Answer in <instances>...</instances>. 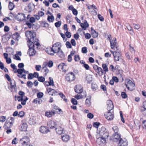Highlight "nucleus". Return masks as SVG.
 <instances>
[{
	"mask_svg": "<svg viewBox=\"0 0 146 146\" xmlns=\"http://www.w3.org/2000/svg\"><path fill=\"white\" fill-rule=\"evenodd\" d=\"M25 35L28 40L27 41L28 45L29 48L28 53L30 56H34L36 53L35 50V46L36 48L40 45L38 40L36 38L35 33H32L31 31H27L25 33Z\"/></svg>",
	"mask_w": 146,
	"mask_h": 146,
	"instance_id": "obj_1",
	"label": "nucleus"
},
{
	"mask_svg": "<svg viewBox=\"0 0 146 146\" xmlns=\"http://www.w3.org/2000/svg\"><path fill=\"white\" fill-rule=\"evenodd\" d=\"M75 78V75L72 72H70L67 74L66 76V79L68 82L73 81Z\"/></svg>",
	"mask_w": 146,
	"mask_h": 146,
	"instance_id": "obj_2",
	"label": "nucleus"
},
{
	"mask_svg": "<svg viewBox=\"0 0 146 146\" xmlns=\"http://www.w3.org/2000/svg\"><path fill=\"white\" fill-rule=\"evenodd\" d=\"M60 46L61 44L60 42H58L54 44L51 48L55 53L61 49Z\"/></svg>",
	"mask_w": 146,
	"mask_h": 146,
	"instance_id": "obj_3",
	"label": "nucleus"
},
{
	"mask_svg": "<svg viewBox=\"0 0 146 146\" xmlns=\"http://www.w3.org/2000/svg\"><path fill=\"white\" fill-rule=\"evenodd\" d=\"M112 112V111H108V112L105 114V117L108 120H111L113 119L114 115Z\"/></svg>",
	"mask_w": 146,
	"mask_h": 146,
	"instance_id": "obj_4",
	"label": "nucleus"
},
{
	"mask_svg": "<svg viewBox=\"0 0 146 146\" xmlns=\"http://www.w3.org/2000/svg\"><path fill=\"white\" fill-rule=\"evenodd\" d=\"M107 109L109 111H113L112 110L113 108V106L112 101L110 100L107 101Z\"/></svg>",
	"mask_w": 146,
	"mask_h": 146,
	"instance_id": "obj_5",
	"label": "nucleus"
},
{
	"mask_svg": "<svg viewBox=\"0 0 146 146\" xmlns=\"http://www.w3.org/2000/svg\"><path fill=\"white\" fill-rule=\"evenodd\" d=\"M121 54L120 51L117 50L115 51V54H114V57L115 61H119L120 59L121 58Z\"/></svg>",
	"mask_w": 146,
	"mask_h": 146,
	"instance_id": "obj_6",
	"label": "nucleus"
},
{
	"mask_svg": "<svg viewBox=\"0 0 146 146\" xmlns=\"http://www.w3.org/2000/svg\"><path fill=\"white\" fill-rule=\"evenodd\" d=\"M56 125V123L53 121H50L47 123V125L48 127L50 129L55 128Z\"/></svg>",
	"mask_w": 146,
	"mask_h": 146,
	"instance_id": "obj_7",
	"label": "nucleus"
},
{
	"mask_svg": "<svg viewBox=\"0 0 146 146\" xmlns=\"http://www.w3.org/2000/svg\"><path fill=\"white\" fill-rule=\"evenodd\" d=\"M25 17V15L23 13H18L15 16L16 19L19 21H23Z\"/></svg>",
	"mask_w": 146,
	"mask_h": 146,
	"instance_id": "obj_8",
	"label": "nucleus"
},
{
	"mask_svg": "<svg viewBox=\"0 0 146 146\" xmlns=\"http://www.w3.org/2000/svg\"><path fill=\"white\" fill-rule=\"evenodd\" d=\"M29 141V138L27 136H25L20 140V141L23 145H27V143Z\"/></svg>",
	"mask_w": 146,
	"mask_h": 146,
	"instance_id": "obj_9",
	"label": "nucleus"
},
{
	"mask_svg": "<svg viewBox=\"0 0 146 146\" xmlns=\"http://www.w3.org/2000/svg\"><path fill=\"white\" fill-rule=\"evenodd\" d=\"M75 91L76 93H81L83 91L82 87L79 85H76L75 87Z\"/></svg>",
	"mask_w": 146,
	"mask_h": 146,
	"instance_id": "obj_10",
	"label": "nucleus"
},
{
	"mask_svg": "<svg viewBox=\"0 0 146 146\" xmlns=\"http://www.w3.org/2000/svg\"><path fill=\"white\" fill-rule=\"evenodd\" d=\"M118 143V146H127V142L125 139H120Z\"/></svg>",
	"mask_w": 146,
	"mask_h": 146,
	"instance_id": "obj_11",
	"label": "nucleus"
},
{
	"mask_svg": "<svg viewBox=\"0 0 146 146\" xmlns=\"http://www.w3.org/2000/svg\"><path fill=\"white\" fill-rule=\"evenodd\" d=\"M106 140L104 138L100 137L97 139L96 142L99 145H102L105 143Z\"/></svg>",
	"mask_w": 146,
	"mask_h": 146,
	"instance_id": "obj_12",
	"label": "nucleus"
},
{
	"mask_svg": "<svg viewBox=\"0 0 146 146\" xmlns=\"http://www.w3.org/2000/svg\"><path fill=\"white\" fill-rule=\"evenodd\" d=\"M39 131L43 133H47L50 131L45 126H41L39 129Z\"/></svg>",
	"mask_w": 146,
	"mask_h": 146,
	"instance_id": "obj_13",
	"label": "nucleus"
},
{
	"mask_svg": "<svg viewBox=\"0 0 146 146\" xmlns=\"http://www.w3.org/2000/svg\"><path fill=\"white\" fill-rule=\"evenodd\" d=\"M126 87L128 90H131L130 89V87H135V84L133 83V82L130 80H129L127 82V84H125Z\"/></svg>",
	"mask_w": 146,
	"mask_h": 146,
	"instance_id": "obj_14",
	"label": "nucleus"
},
{
	"mask_svg": "<svg viewBox=\"0 0 146 146\" xmlns=\"http://www.w3.org/2000/svg\"><path fill=\"white\" fill-rule=\"evenodd\" d=\"M111 47L112 49H114L115 47L116 49H117V47L116 45V39L115 38L114 39L113 41L112 40L110 41Z\"/></svg>",
	"mask_w": 146,
	"mask_h": 146,
	"instance_id": "obj_15",
	"label": "nucleus"
},
{
	"mask_svg": "<svg viewBox=\"0 0 146 146\" xmlns=\"http://www.w3.org/2000/svg\"><path fill=\"white\" fill-rule=\"evenodd\" d=\"M55 130L57 133L59 134H61L65 132L64 129L60 126L55 128Z\"/></svg>",
	"mask_w": 146,
	"mask_h": 146,
	"instance_id": "obj_16",
	"label": "nucleus"
},
{
	"mask_svg": "<svg viewBox=\"0 0 146 146\" xmlns=\"http://www.w3.org/2000/svg\"><path fill=\"white\" fill-rule=\"evenodd\" d=\"M114 138L113 140L115 142H117L118 141L121 139L122 138H121V136L120 135L118 134V133H117V134H113Z\"/></svg>",
	"mask_w": 146,
	"mask_h": 146,
	"instance_id": "obj_17",
	"label": "nucleus"
},
{
	"mask_svg": "<svg viewBox=\"0 0 146 146\" xmlns=\"http://www.w3.org/2000/svg\"><path fill=\"white\" fill-rule=\"evenodd\" d=\"M55 111H48L45 113V115L46 116L50 117L54 115L55 114Z\"/></svg>",
	"mask_w": 146,
	"mask_h": 146,
	"instance_id": "obj_18",
	"label": "nucleus"
},
{
	"mask_svg": "<svg viewBox=\"0 0 146 146\" xmlns=\"http://www.w3.org/2000/svg\"><path fill=\"white\" fill-rule=\"evenodd\" d=\"M62 141L64 142H67L70 139V136L66 134L64 135L61 136Z\"/></svg>",
	"mask_w": 146,
	"mask_h": 146,
	"instance_id": "obj_19",
	"label": "nucleus"
},
{
	"mask_svg": "<svg viewBox=\"0 0 146 146\" xmlns=\"http://www.w3.org/2000/svg\"><path fill=\"white\" fill-rule=\"evenodd\" d=\"M80 26L84 30H85L86 29V28L89 27V24L87 21H85L84 23H81L80 24Z\"/></svg>",
	"mask_w": 146,
	"mask_h": 146,
	"instance_id": "obj_20",
	"label": "nucleus"
},
{
	"mask_svg": "<svg viewBox=\"0 0 146 146\" xmlns=\"http://www.w3.org/2000/svg\"><path fill=\"white\" fill-rule=\"evenodd\" d=\"M27 128V124L25 123H23L21 125L20 130L22 131H26Z\"/></svg>",
	"mask_w": 146,
	"mask_h": 146,
	"instance_id": "obj_21",
	"label": "nucleus"
},
{
	"mask_svg": "<svg viewBox=\"0 0 146 146\" xmlns=\"http://www.w3.org/2000/svg\"><path fill=\"white\" fill-rule=\"evenodd\" d=\"M12 125L9 123H8V121H6L5 124L4 125L3 127L5 129H8L10 128Z\"/></svg>",
	"mask_w": 146,
	"mask_h": 146,
	"instance_id": "obj_22",
	"label": "nucleus"
},
{
	"mask_svg": "<svg viewBox=\"0 0 146 146\" xmlns=\"http://www.w3.org/2000/svg\"><path fill=\"white\" fill-rule=\"evenodd\" d=\"M92 35L94 38H96L98 36V33L97 32H96L92 27L91 28Z\"/></svg>",
	"mask_w": 146,
	"mask_h": 146,
	"instance_id": "obj_23",
	"label": "nucleus"
},
{
	"mask_svg": "<svg viewBox=\"0 0 146 146\" xmlns=\"http://www.w3.org/2000/svg\"><path fill=\"white\" fill-rule=\"evenodd\" d=\"M13 38L17 41H18L20 38V36L18 33H15L14 34L13 36Z\"/></svg>",
	"mask_w": 146,
	"mask_h": 146,
	"instance_id": "obj_24",
	"label": "nucleus"
},
{
	"mask_svg": "<svg viewBox=\"0 0 146 146\" xmlns=\"http://www.w3.org/2000/svg\"><path fill=\"white\" fill-rule=\"evenodd\" d=\"M46 52L47 53L51 55H53L54 54L52 48L51 47L48 48H47L46 50Z\"/></svg>",
	"mask_w": 146,
	"mask_h": 146,
	"instance_id": "obj_25",
	"label": "nucleus"
},
{
	"mask_svg": "<svg viewBox=\"0 0 146 146\" xmlns=\"http://www.w3.org/2000/svg\"><path fill=\"white\" fill-rule=\"evenodd\" d=\"M56 53H57V54L61 58H63L64 57V54L61 49Z\"/></svg>",
	"mask_w": 146,
	"mask_h": 146,
	"instance_id": "obj_26",
	"label": "nucleus"
},
{
	"mask_svg": "<svg viewBox=\"0 0 146 146\" xmlns=\"http://www.w3.org/2000/svg\"><path fill=\"white\" fill-rule=\"evenodd\" d=\"M42 101V100L40 99L39 98H37L34 100L33 102L35 104H40L41 103Z\"/></svg>",
	"mask_w": 146,
	"mask_h": 146,
	"instance_id": "obj_27",
	"label": "nucleus"
},
{
	"mask_svg": "<svg viewBox=\"0 0 146 146\" xmlns=\"http://www.w3.org/2000/svg\"><path fill=\"white\" fill-rule=\"evenodd\" d=\"M52 107L54 109L56 110H58V111L57 112L58 114H60L61 112L62 113V110L61 109H60L58 106L55 105H53Z\"/></svg>",
	"mask_w": 146,
	"mask_h": 146,
	"instance_id": "obj_28",
	"label": "nucleus"
},
{
	"mask_svg": "<svg viewBox=\"0 0 146 146\" xmlns=\"http://www.w3.org/2000/svg\"><path fill=\"white\" fill-rule=\"evenodd\" d=\"M47 91L48 93H50V92L52 93V95L53 96V94H55L57 93V92L54 90L50 88H48L47 89Z\"/></svg>",
	"mask_w": 146,
	"mask_h": 146,
	"instance_id": "obj_29",
	"label": "nucleus"
},
{
	"mask_svg": "<svg viewBox=\"0 0 146 146\" xmlns=\"http://www.w3.org/2000/svg\"><path fill=\"white\" fill-rule=\"evenodd\" d=\"M6 121H8V123H9L13 125L14 122V118L13 117H11L10 118H8Z\"/></svg>",
	"mask_w": 146,
	"mask_h": 146,
	"instance_id": "obj_30",
	"label": "nucleus"
},
{
	"mask_svg": "<svg viewBox=\"0 0 146 146\" xmlns=\"http://www.w3.org/2000/svg\"><path fill=\"white\" fill-rule=\"evenodd\" d=\"M15 5L12 2H10L9 3L8 8L10 10H12L14 8Z\"/></svg>",
	"mask_w": 146,
	"mask_h": 146,
	"instance_id": "obj_31",
	"label": "nucleus"
},
{
	"mask_svg": "<svg viewBox=\"0 0 146 146\" xmlns=\"http://www.w3.org/2000/svg\"><path fill=\"white\" fill-rule=\"evenodd\" d=\"M54 17L53 16H50L48 15L47 17V20L49 22H52L54 20Z\"/></svg>",
	"mask_w": 146,
	"mask_h": 146,
	"instance_id": "obj_32",
	"label": "nucleus"
},
{
	"mask_svg": "<svg viewBox=\"0 0 146 146\" xmlns=\"http://www.w3.org/2000/svg\"><path fill=\"white\" fill-rule=\"evenodd\" d=\"M107 131V130H106L105 127H102L99 131V133L100 135H103V133L105 131Z\"/></svg>",
	"mask_w": 146,
	"mask_h": 146,
	"instance_id": "obj_33",
	"label": "nucleus"
},
{
	"mask_svg": "<svg viewBox=\"0 0 146 146\" xmlns=\"http://www.w3.org/2000/svg\"><path fill=\"white\" fill-rule=\"evenodd\" d=\"M103 134V135H100L102 136V137L104 138L105 139L107 138L109 136V133L107 131H105Z\"/></svg>",
	"mask_w": 146,
	"mask_h": 146,
	"instance_id": "obj_34",
	"label": "nucleus"
},
{
	"mask_svg": "<svg viewBox=\"0 0 146 146\" xmlns=\"http://www.w3.org/2000/svg\"><path fill=\"white\" fill-rule=\"evenodd\" d=\"M102 67L104 71L106 72H108V68L107 66L105 64H102Z\"/></svg>",
	"mask_w": 146,
	"mask_h": 146,
	"instance_id": "obj_35",
	"label": "nucleus"
},
{
	"mask_svg": "<svg viewBox=\"0 0 146 146\" xmlns=\"http://www.w3.org/2000/svg\"><path fill=\"white\" fill-rule=\"evenodd\" d=\"M29 123L31 125H34L36 123L35 120L33 118H31L30 119Z\"/></svg>",
	"mask_w": 146,
	"mask_h": 146,
	"instance_id": "obj_36",
	"label": "nucleus"
},
{
	"mask_svg": "<svg viewBox=\"0 0 146 146\" xmlns=\"http://www.w3.org/2000/svg\"><path fill=\"white\" fill-rule=\"evenodd\" d=\"M98 87L96 84H92V88L93 91L96 90L98 89Z\"/></svg>",
	"mask_w": 146,
	"mask_h": 146,
	"instance_id": "obj_37",
	"label": "nucleus"
},
{
	"mask_svg": "<svg viewBox=\"0 0 146 146\" xmlns=\"http://www.w3.org/2000/svg\"><path fill=\"white\" fill-rule=\"evenodd\" d=\"M95 71L98 74H99L100 72H101L102 74H103V71L101 67H98L97 70Z\"/></svg>",
	"mask_w": 146,
	"mask_h": 146,
	"instance_id": "obj_38",
	"label": "nucleus"
},
{
	"mask_svg": "<svg viewBox=\"0 0 146 146\" xmlns=\"http://www.w3.org/2000/svg\"><path fill=\"white\" fill-rule=\"evenodd\" d=\"M112 129L115 132V134L118 133L119 129L117 126H115L112 127Z\"/></svg>",
	"mask_w": 146,
	"mask_h": 146,
	"instance_id": "obj_39",
	"label": "nucleus"
},
{
	"mask_svg": "<svg viewBox=\"0 0 146 146\" xmlns=\"http://www.w3.org/2000/svg\"><path fill=\"white\" fill-rule=\"evenodd\" d=\"M24 70V69H19L17 70V72H14L15 73L17 72L18 74H21L23 72Z\"/></svg>",
	"mask_w": 146,
	"mask_h": 146,
	"instance_id": "obj_40",
	"label": "nucleus"
},
{
	"mask_svg": "<svg viewBox=\"0 0 146 146\" xmlns=\"http://www.w3.org/2000/svg\"><path fill=\"white\" fill-rule=\"evenodd\" d=\"M86 79L88 82H90L92 81V77L90 75L87 76L86 77Z\"/></svg>",
	"mask_w": 146,
	"mask_h": 146,
	"instance_id": "obj_41",
	"label": "nucleus"
},
{
	"mask_svg": "<svg viewBox=\"0 0 146 146\" xmlns=\"http://www.w3.org/2000/svg\"><path fill=\"white\" fill-rule=\"evenodd\" d=\"M49 82L50 84H51V86H54V84L53 78L51 77H49Z\"/></svg>",
	"mask_w": 146,
	"mask_h": 146,
	"instance_id": "obj_42",
	"label": "nucleus"
},
{
	"mask_svg": "<svg viewBox=\"0 0 146 146\" xmlns=\"http://www.w3.org/2000/svg\"><path fill=\"white\" fill-rule=\"evenodd\" d=\"M59 95L65 101H67V99L66 98V97L65 95L62 93H60Z\"/></svg>",
	"mask_w": 146,
	"mask_h": 146,
	"instance_id": "obj_43",
	"label": "nucleus"
},
{
	"mask_svg": "<svg viewBox=\"0 0 146 146\" xmlns=\"http://www.w3.org/2000/svg\"><path fill=\"white\" fill-rule=\"evenodd\" d=\"M38 80L41 82H43L45 80V78L43 76H39L38 78Z\"/></svg>",
	"mask_w": 146,
	"mask_h": 146,
	"instance_id": "obj_44",
	"label": "nucleus"
},
{
	"mask_svg": "<svg viewBox=\"0 0 146 146\" xmlns=\"http://www.w3.org/2000/svg\"><path fill=\"white\" fill-rule=\"evenodd\" d=\"M42 69L44 70V72H45L44 74L46 75L47 73L49 72L48 69L46 66L43 67Z\"/></svg>",
	"mask_w": 146,
	"mask_h": 146,
	"instance_id": "obj_45",
	"label": "nucleus"
},
{
	"mask_svg": "<svg viewBox=\"0 0 146 146\" xmlns=\"http://www.w3.org/2000/svg\"><path fill=\"white\" fill-rule=\"evenodd\" d=\"M11 88H15L16 86L15 82V80H12V82H11Z\"/></svg>",
	"mask_w": 146,
	"mask_h": 146,
	"instance_id": "obj_46",
	"label": "nucleus"
},
{
	"mask_svg": "<svg viewBox=\"0 0 146 146\" xmlns=\"http://www.w3.org/2000/svg\"><path fill=\"white\" fill-rule=\"evenodd\" d=\"M43 96V94L42 92H39L37 94V96L38 98H41Z\"/></svg>",
	"mask_w": 146,
	"mask_h": 146,
	"instance_id": "obj_47",
	"label": "nucleus"
},
{
	"mask_svg": "<svg viewBox=\"0 0 146 146\" xmlns=\"http://www.w3.org/2000/svg\"><path fill=\"white\" fill-rule=\"evenodd\" d=\"M82 52L83 53H86L87 52V47H83L82 49Z\"/></svg>",
	"mask_w": 146,
	"mask_h": 146,
	"instance_id": "obj_48",
	"label": "nucleus"
},
{
	"mask_svg": "<svg viewBox=\"0 0 146 146\" xmlns=\"http://www.w3.org/2000/svg\"><path fill=\"white\" fill-rule=\"evenodd\" d=\"M6 117L5 116H1L0 117V122H4L6 120Z\"/></svg>",
	"mask_w": 146,
	"mask_h": 146,
	"instance_id": "obj_49",
	"label": "nucleus"
},
{
	"mask_svg": "<svg viewBox=\"0 0 146 146\" xmlns=\"http://www.w3.org/2000/svg\"><path fill=\"white\" fill-rule=\"evenodd\" d=\"M25 113L23 111H21L19 112V114L18 115L19 117H23L25 115Z\"/></svg>",
	"mask_w": 146,
	"mask_h": 146,
	"instance_id": "obj_50",
	"label": "nucleus"
},
{
	"mask_svg": "<svg viewBox=\"0 0 146 146\" xmlns=\"http://www.w3.org/2000/svg\"><path fill=\"white\" fill-rule=\"evenodd\" d=\"M121 96L122 98H125L127 97V95L126 93L124 92H122L121 93Z\"/></svg>",
	"mask_w": 146,
	"mask_h": 146,
	"instance_id": "obj_51",
	"label": "nucleus"
},
{
	"mask_svg": "<svg viewBox=\"0 0 146 146\" xmlns=\"http://www.w3.org/2000/svg\"><path fill=\"white\" fill-rule=\"evenodd\" d=\"M53 65V62L51 61H50L46 65V66H48L49 67H52Z\"/></svg>",
	"mask_w": 146,
	"mask_h": 146,
	"instance_id": "obj_52",
	"label": "nucleus"
},
{
	"mask_svg": "<svg viewBox=\"0 0 146 146\" xmlns=\"http://www.w3.org/2000/svg\"><path fill=\"white\" fill-rule=\"evenodd\" d=\"M61 24V22L60 21H58V22L55 23L54 25L56 27H59L60 26Z\"/></svg>",
	"mask_w": 146,
	"mask_h": 146,
	"instance_id": "obj_53",
	"label": "nucleus"
},
{
	"mask_svg": "<svg viewBox=\"0 0 146 146\" xmlns=\"http://www.w3.org/2000/svg\"><path fill=\"white\" fill-rule=\"evenodd\" d=\"M85 103L87 106H89L90 105L91 102L89 99H86V100Z\"/></svg>",
	"mask_w": 146,
	"mask_h": 146,
	"instance_id": "obj_54",
	"label": "nucleus"
},
{
	"mask_svg": "<svg viewBox=\"0 0 146 146\" xmlns=\"http://www.w3.org/2000/svg\"><path fill=\"white\" fill-rule=\"evenodd\" d=\"M62 67L63 68H62V71L66 72V69L67 68L66 65L64 63Z\"/></svg>",
	"mask_w": 146,
	"mask_h": 146,
	"instance_id": "obj_55",
	"label": "nucleus"
},
{
	"mask_svg": "<svg viewBox=\"0 0 146 146\" xmlns=\"http://www.w3.org/2000/svg\"><path fill=\"white\" fill-rule=\"evenodd\" d=\"M71 102L73 105H76L77 104V101L74 98H72V99Z\"/></svg>",
	"mask_w": 146,
	"mask_h": 146,
	"instance_id": "obj_56",
	"label": "nucleus"
},
{
	"mask_svg": "<svg viewBox=\"0 0 146 146\" xmlns=\"http://www.w3.org/2000/svg\"><path fill=\"white\" fill-rule=\"evenodd\" d=\"M34 78L33 74L32 73H30L28 74V78L29 80H31Z\"/></svg>",
	"mask_w": 146,
	"mask_h": 146,
	"instance_id": "obj_57",
	"label": "nucleus"
},
{
	"mask_svg": "<svg viewBox=\"0 0 146 146\" xmlns=\"http://www.w3.org/2000/svg\"><path fill=\"white\" fill-rule=\"evenodd\" d=\"M125 56L126 58L128 60H130L131 59V57L130 54L128 52L126 53Z\"/></svg>",
	"mask_w": 146,
	"mask_h": 146,
	"instance_id": "obj_58",
	"label": "nucleus"
},
{
	"mask_svg": "<svg viewBox=\"0 0 146 146\" xmlns=\"http://www.w3.org/2000/svg\"><path fill=\"white\" fill-rule=\"evenodd\" d=\"M87 117L90 119H92L94 117V115L91 113H88L87 115Z\"/></svg>",
	"mask_w": 146,
	"mask_h": 146,
	"instance_id": "obj_59",
	"label": "nucleus"
},
{
	"mask_svg": "<svg viewBox=\"0 0 146 146\" xmlns=\"http://www.w3.org/2000/svg\"><path fill=\"white\" fill-rule=\"evenodd\" d=\"M100 125V123L97 122H95L94 123L93 125L94 127L97 128H98L99 125Z\"/></svg>",
	"mask_w": 146,
	"mask_h": 146,
	"instance_id": "obj_60",
	"label": "nucleus"
},
{
	"mask_svg": "<svg viewBox=\"0 0 146 146\" xmlns=\"http://www.w3.org/2000/svg\"><path fill=\"white\" fill-rule=\"evenodd\" d=\"M98 17L100 20L101 21H103L104 20V18L100 14H99L98 15Z\"/></svg>",
	"mask_w": 146,
	"mask_h": 146,
	"instance_id": "obj_61",
	"label": "nucleus"
},
{
	"mask_svg": "<svg viewBox=\"0 0 146 146\" xmlns=\"http://www.w3.org/2000/svg\"><path fill=\"white\" fill-rule=\"evenodd\" d=\"M66 44L68 48H72V46L70 42L67 41Z\"/></svg>",
	"mask_w": 146,
	"mask_h": 146,
	"instance_id": "obj_62",
	"label": "nucleus"
},
{
	"mask_svg": "<svg viewBox=\"0 0 146 146\" xmlns=\"http://www.w3.org/2000/svg\"><path fill=\"white\" fill-rule=\"evenodd\" d=\"M27 85L29 87H31L33 85V83L31 81H28L27 82Z\"/></svg>",
	"mask_w": 146,
	"mask_h": 146,
	"instance_id": "obj_63",
	"label": "nucleus"
},
{
	"mask_svg": "<svg viewBox=\"0 0 146 146\" xmlns=\"http://www.w3.org/2000/svg\"><path fill=\"white\" fill-rule=\"evenodd\" d=\"M41 68V67L40 65H38L36 66L35 69L37 71H40Z\"/></svg>",
	"mask_w": 146,
	"mask_h": 146,
	"instance_id": "obj_64",
	"label": "nucleus"
}]
</instances>
